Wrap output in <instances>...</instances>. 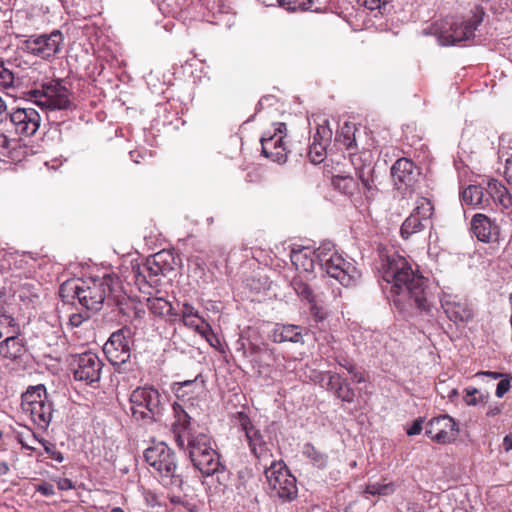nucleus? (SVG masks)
Segmentation results:
<instances>
[{
    "mask_svg": "<svg viewBox=\"0 0 512 512\" xmlns=\"http://www.w3.org/2000/svg\"><path fill=\"white\" fill-rule=\"evenodd\" d=\"M147 307L153 315L164 318L170 323H175L179 320V313L175 311L172 304L163 297L148 298Z\"/></svg>",
    "mask_w": 512,
    "mask_h": 512,
    "instance_id": "nucleus-26",
    "label": "nucleus"
},
{
    "mask_svg": "<svg viewBox=\"0 0 512 512\" xmlns=\"http://www.w3.org/2000/svg\"><path fill=\"white\" fill-rule=\"evenodd\" d=\"M292 286L298 296L306 299L309 303L314 302L315 296L311 287L302 279L295 277L292 281Z\"/></svg>",
    "mask_w": 512,
    "mask_h": 512,
    "instance_id": "nucleus-40",
    "label": "nucleus"
},
{
    "mask_svg": "<svg viewBox=\"0 0 512 512\" xmlns=\"http://www.w3.org/2000/svg\"><path fill=\"white\" fill-rule=\"evenodd\" d=\"M347 372L351 375L353 381L356 383H363L366 381L364 372L358 370L356 365H353L352 369L348 370Z\"/></svg>",
    "mask_w": 512,
    "mask_h": 512,
    "instance_id": "nucleus-57",
    "label": "nucleus"
},
{
    "mask_svg": "<svg viewBox=\"0 0 512 512\" xmlns=\"http://www.w3.org/2000/svg\"><path fill=\"white\" fill-rule=\"evenodd\" d=\"M62 34L56 30L50 34L31 35L20 41V48L34 56L49 58L60 49Z\"/></svg>",
    "mask_w": 512,
    "mask_h": 512,
    "instance_id": "nucleus-12",
    "label": "nucleus"
},
{
    "mask_svg": "<svg viewBox=\"0 0 512 512\" xmlns=\"http://www.w3.org/2000/svg\"><path fill=\"white\" fill-rule=\"evenodd\" d=\"M5 339L0 343V355L4 358L15 360L19 358L25 351L21 340L16 334H5Z\"/></svg>",
    "mask_w": 512,
    "mask_h": 512,
    "instance_id": "nucleus-29",
    "label": "nucleus"
},
{
    "mask_svg": "<svg viewBox=\"0 0 512 512\" xmlns=\"http://www.w3.org/2000/svg\"><path fill=\"white\" fill-rule=\"evenodd\" d=\"M347 372L351 375L353 381L356 383H363L366 381L364 372L358 370L356 365H353L352 369L348 370Z\"/></svg>",
    "mask_w": 512,
    "mask_h": 512,
    "instance_id": "nucleus-58",
    "label": "nucleus"
},
{
    "mask_svg": "<svg viewBox=\"0 0 512 512\" xmlns=\"http://www.w3.org/2000/svg\"><path fill=\"white\" fill-rule=\"evenodd\" d=\"M262 468L272 498L278 499L282 503L296 499L298 495L296 478L282 459H276Z\"/></svg>",
    "mask_w": 512,
    "mask_h": 512,
    "instance_id": "nucleus-6",
    "label": "nucleus"
},
{
    "mask_svg": "<svg viewBox=\"0 0 512 512\" xmlns=\"http://www.w3.org/2000/svg\"><path fill=\"white\" fill-rule=\"evenodd\" d=\"M336 361H337L339 366H341L342 368L346 369L347 371L351 370L353 365H355V363L353 361L349 360L346 357H342V356L337 357Z\"/></svg>",
    "mask_w": 512,
    "mask_h": 512,
    "instance_id": "nucleus-60",
    "label": "nucleus"
},
{
    "mask_svg": "<svg viewBox=\"0 0 512 512\" xmlns=\"http://www.w3.org/2000/svg\"><path fill=\"white\" fill-rule=\"evenodd\" d=\"M391 175L398 189H407L416 183L419 171L412 160L400 158L393 164Z\"/></svg>",
    "mask_w": 512,
    "mask_h": 512,
    "instance_id": "nucleus-18",
    "label": "nucleus"
},
{
    "mask_svg": "<svg viewBox=\"0 0 512 512\" xmlns=\"http://www.w3.org/2000/svg\"><path fill=\"white\" fill-rule=\"evenodd\" d=\"M441 304L447 317L455 323L467 322L472 317V310L467 301L458 295H444Z\"/></svg>",
    "mask_w": 512,
    "mask_h": 512,
    "instance_id": "nucleus-19",
    "label": "nucleus"
},
{
    "mask_svg": "<svg viewBox=\"0 0 512 512\" xmlns=\"http://www.w3.org/2000/svg\"><path fill=\"white\" fill-rule=\"evenodd\" d=\"M286 124L279 122L273 125L272 129L265 131L260 139L262 153L265 157L270 158L277 163H284L288 154L291 152L287 148Z\"/></svg>",
    "mask_w": 512,
    "mask_h": 512,
    "instance_id": "nucleus-10",
    "label": "nucleus"
},
{
    "mask_svg": "<svg viewBox=\"0 0 512 512\" xmlns=\"http://www.w3.org/2000/svg\"><path fill=\"white\" fill-rule=\"evenodd\" d=\"M14 432L16 434L17 440L24 448L33 449L32 443L35 435L30 429L24 428V431L15 430Z\"/></svg>",
    "mask_w": 512,
    "mask_h": 512,
    "instance_id": "nucleus-45",
    "label": "nucleus"
},
{
    "mask_svg": "<svg viewBox=\"0 0 512 512\" xmlns=\"http://www.w3.org/2000/svg\"><path fill=\"white\" fill-rule=\"evenodd\" d=\"M7 119H8L7 106L4 102V100L0 97V124L7 121Z\"/></svg>",
    "mask_w": 512,
    "mask_h": 512,
    "instance_id": "nucleus-64",
    "label": "nucleus"
},
{
    "mask_svg": "<svg viewBox=\"0 0 512 512\" xmlns=\"http://www.w3.org/2000/svg\"><path fill=\"white\" fill-rule=\"evenodd\" d=\"M279 5L288 11L310 10L316 11L314 0H278Z\"/></svg>",
    "mask_w": 512,
    "mask_h": 512,
    "instance_id": "nucleus-39",
    "label": "nucleus"
},
{
    "mask_svg": "<svg viewBox=\"0 0 512 512\" xmlns=\"http://www.w3.org/2000/svg\"><path fill=\"white\" fill-rule=\"evenodd\" d=\"M383 278L392 284L391 297L397 309L429 310L428 279L414 271L405 258L398 255L388 257Z\"/></svg>",
    "mask_w": 512,
    "mask_h": 512,
    "instance_id": "nucleus-1",
    "label": "nucleus"
},
{
    "mask_svg": "<svg viewBox=\"0 0 512 512\" xmlns=\"http://www.w3.org/2000/svg\"><path fill=\"white\" fill-rule=\"evenodd\" d=\"M511 379L512 377H509L508 375H506V378L504 379H501L498 384H497V387H496V396L498 398H502L510 389L511 385H510V382H511Z\"/></svg>",
    "mask_w": 512,
    "mask_h": 512,
    "instance_id": "nucleus-51",
    "label": "nucleus"
},
{
    "mask_svg": "<svg viewBox=\"0 0 512 512\" xmlns=\"http://www.w3.org/2000/svg\"><path fill=\"white\" fill-rule=\"evenodd\" d=\"M356 128L354 125L345 123L336 134V141L345 146L347 150L356 147Z\"/></svg>",
    "mask_w": 512,
    "mask_h": 512,
    "instance_id": "nucleus-37",
    "label": "nucleus"
},
{
    "mask_svg": "<svg viewBox=\"0 0 512 512\" xmlns=\"http://www.w3.org/2000/svg\"><path fill=\"white\" fill-rule=\"evenodd\" d=\"M331 183L335 189L350 197L357 192L363 193V188L360 189L359 184L350 175H334Z\"/></svg>",
    "mask_w": 512,
    "mask_h": 512,
    "instance_id": "nucleus-30",
    "label": "nucleus"
},
{
    "mask_svg": "<svg viewBox=\"0 0 512 512\" xmlns=\"http://www.w3.org/2000/svg\"><path fill=\"white\" fill-rule=\"evenodd\" d=\"M479 394L478 389L476 388H467L466 389V395L464 396V400L468 405H476L480 402L484 401V397L482 395H479L477 397L476 395Z\"/></svg>",
    "mask_w": 512,
    "mask_h": 512,
    "instance_id": "nucleus-50",
    "label": "nucleus"
},
{
    "mask_svg": "<svg viewBox=\"0 0 512 512\" xmlns=\"http://www.w3.org/2000/svg\"><path fill=\"white\" fill-rule=\"evenodd\" d=\"M133 272L135 274V280L137 283H151L152 281L149 279L147 271L143 270V265H137L133 267Z\"/></svg>",
    "mask_w": 512,
    "mask_h": 512,
    "instance_id": "nucleus-52",
    "label": "nucleus"
},
{
    "mask_svg": "<svg viewBox=\"0 0 512 512\" xmlns=\"http://www.w3.org/2000/svg\"><path fill=\"white\" fill-rule=\"evenodd\" d=\"M191 461L203 475L207 476L213 475L224 469V466L220 462V456L215 449L207 451L205 454L200 457L193 458Z\"/></svg>",
    "mask_w": 512,
    "mask_h": 512,
    "instance_id": "nucleus-25",
    "label": "nucleus"
},
{
    "mask_svg": "<svg viewBox=\"0 0 512 512\" xmlns=\"http://www.w3.org/2000/svg\"><path fill=\"white\" fill-rule=\"evenodd\" d=\"M388 0H358V3L369 10L379 9L383 4H386Z\"/></svg>",
    "mask_w": 512,
    "mask_h": 512,
    "instance_id": "nucleus-53",
    "label": "nucleus"
},
{
    "mask_svg": "<svg viewBox=\"0 0 512 512\" xmlns=\"http://www.w3.org/2000/svg\"><path fill=\"white\" fill-rule=\"evenodd\" d=\"M74 306L69 310V311H66V313H69V324L72 326V327H78L80 326L85 320L89 319V310H86V308H84L81 312L79 313H74L72 312Z\"/></svg>",
    "mask_w": 512,
    "mask_h": 512,
    "instance_id": "nucleus-46",
    "label": "nucleus"
},
{
    "mask_svg": "<svg viewBox=\"0 0 512 512\" xmlns=\"http://www.w3.org/2000/svg\"><path fill=\"white\" fill-rule=\"evenodd\" d=\"M70 271L73 278L66 279V311L75 306V301L86 310H99L108 297L117 298L121 292V281L114 273L104 274L102 277L82 279L83 266L70 263L66 272Z\"/></svg>",
    "mask_w": 512,
    "mask_h": 512,
    "instance_id": "nucleus-2",
    "label": "nucleus"
},
{
    "mask_svg": "<svg viewBox=\"0 0 512 512\" xmlns=\"http://www.w3.org/2000/svg\"><path fill=\"white\" fill-rule=\"evenodd\" d=\"M483 15V9L477 7L473 16L468 20L461 22L438 20L425 28L423 33L435 36L441 46L454 45L458 42L469 40L474 36L478 25L483 20Z\"/></svg>",
    "mask_w": 512,
    "mask_h": 512,
    "instance_id": "nucleus-3",
    "label": "nucleus"
},
{
    "mask_svg": "<svg viewBox=\"0 0 512 512\" xmlns=\"http://www.w3.org/2000/svg\"><path fill=\"white\" fill-rule=\"evenodd\" d=\"M238 425L245 433V437L252 455L260 466H267L276 460L272 452L274 443L270 438L266 439L264 434L251 421L245 412H237L235 415Z\"/></svg>",
    "mask_w": 512,
    "mask_h": 512,
    "instance_id": "nucleus-8",
    "label": "nucleus"
},
{
    "mask_svg": "<svg viewBox=\"0 0 512 512\" xmlns=\"http://www.w3.org/2000/svg\"><path fill=\"white\" fill-rule=\"evenodd\" d=\"M487 192L502 209L508 210L512 208V196L508 189L499 181L495 179L488 181Z\"/></svg>",
    "mask_w": 512,
    "mask_h": 512,
    "instance_id": "nucleus-28",
    "label": "nucleus"
},
{
    "mask_svg": "<svg viewBox=\"0 0 512 512\" xmlns=\"http://www.w3.org/2000/svg\"><path fill=\"white\" fill-rule=\"evenodd\" d=\"M132 417L137 421L152 423L162 414V395L153 386H140L135 388L129 397Z\"/></svg>",
    "mask_w": 512,
    "mask_h": 512,
    "instance_id": "nucleus-7",
    "label": "nucleus"
},
{
    "mask_svg": "<svg viewBox=\"0 0 512 512\" xmlns=\"http://www.w3.org/2000/svg\"><path fill=\"white\" fill-rule=\"evenodd\" d=\"M198 313V311L195 309V307L189 303H184L181 309V312L179 313V320H183L186 318H191L194 314Z\"/></svg>",
    "mask_w": 512,
    "mask_h": 512,
    "instance_id": "nucleus-54",
    "label": "nucleus"
},
{
    "mask_svg": "<svg viewBox=\"0 0 512 512\" xmlns=\"http://www.w3.org/2000/svg\"><path fill=\"white\" fill-rule=\"evenodd\" d=\"M144 457L164 486L182 488L183 475L178 467L176 454L170 447L165 443H158L146 449Z\"/></svg>",
    "mask_w": 512,
    "mask_h": 512,
    "instance_id": "nucleus-4",
    "label": "nucleus"
},
{
    "mask_svg": "<svg viewBox=\"0 0 512 512\" xmlns=\"http://www.w3.org/2000/svg\"><path fill=\"white\" fill-rule=\"evenodd\" d=\"M422 431V421L416 420L413 425L408 429L407 434L408 435H417L420 434Z\"/></svg>",
    "mask_w": 512,
    "mask_h": 512,
    "instance_id": "nucleus-63",
    "label": "nucleus"
},
{
    "mask_svg": "<svg viewBox=\"0 0 512 512\" xmlns=\"http://www.w3.org/2000/svg\"><path fill=\"white\" fill-rule=\"evenodd\" d=\"M46 389L44 385L39 384L31 386L21 396V407L26 406L28 403L33 405L34 403H40L47 401Z\"/></svg>",
    "mask_w": 512,
    "mask_h": 512,
    "instance_id": "nucleus-35",
    "label": "nucleus"
},
{
    "mask_svg": "<svg viewBox=\"0 0 512 512\" xmlns=\"http://www.w3.org/2000/svg\"><path fill=\"white\" fill-rule=\"evenodd\" d=\"M66 363L76 381L91 385L100 380L103 363L96 353L70 354Z\"/></svg>",
    "mask_w": 512,
    "mask_h": 512,
    "instance_id": "nucleus-9",
    "label": "nucleus"
},
{
    "mask_svg": "<svg viewBox=\"0 0 512 512\" xmlns=\"http://www.w3.org/2000/svg\"><path fill=\"white\" fill-rule=\"evenodd\" d=\"M36 102L42 108L51 111L64 108V87L61 80H54L42 86L41 91L36 92Z\"/></svg>",
    "mask_w": 512,
    "mask_h": 512,
    "instance_id": "nucleus-17",
    "label": "nucleus"
},
{
    "mask_svg": "<svg viewBox=\"0 0 512 512\" xmlns=\"http://www.w3.org/2000/svg\"><path fill=\"white\" fill-rule=\"evenodd\" d=\"M325 375L328 377V382L326 386L327 390H333L335 392L344 381L341 375L338 373L327 371L325 372Z\"/></svg>",
    "mask_w": 512,
    "mask_h": 512,
    "instance_id": "nucleus-49",
    "label": "nucleus"
},
{
    "mask_svg": "<svg viewBox=\"0 0 512 512\" xmlns=\"http://www.w3.org/2000/svg\"><path fill=\"white\" fill-rule=\"evenodd\" d=\"M434 214V206L432 202L425 197H418L415 201L414 208L410 216L419 218L422 221L432 224V216Z\"/></svg>",
    "mask_w": 512,
    "mask_h": 512,
    "instance_id": "nucleus-32",
    "label": "nucleus"
},
{
    "mask_svg": "<svg viewBox=\"0 0 512 512\" xmlns=\"http://www.w3.org/2000/svg\"><path fill=\"white\" fill-rule=\"evenodd\" d=\"M428 227H432V224L409 215L401 225L400 234L403 239H409L414 234L420 233Z\"/></svg>",
    "mask_w": 512,
    "mask_h": 512,
    "instance_id": "nucleus-31",
    "label": "nucleus"
},
{
    "mask_svg": "<svg viewBox=\"0 0 512 512\" xmlns=\"http://www.w3.org/2000/svg\"><path fill=\"white\" fill-rule=\"evenodd\" d=\"M21 408L23 413L29 416L33 423L41 429H46L52 421L54 410L49 400L34 403L33 405L28 403Z\"/></svg>",
    "mask_w": 512,
    "mask_h": 512,
    "instance_id": "nucleus-22",
    "label": "nucleus"
},
{
    "mask_svg": "<svg viewBox=\"0 0 512 512\" xmlns=\"http://www.w3.org/2000/svg\"><path fill=\"white\" fill-rule=\"evenodd\" d=\"M425 433L432 441L448 444L456 439L458 428L452 417L440 415L428 421Z\"/></svg>",
    "mask_w": 512,
    "mask_h": 512,
    "instance_id": "nucleus-15",
    "label": "nucleus"
},
{
    "mask_svg": "<svg viewBox=\"0 0 512 512\" xmlns=\"http://www.w3.org/2000/svg\"><path fill=\"white\" fill-rule=\"evenodd\" d=\"M462 200L467 205L479 206L484 203V189L480 185H469L461 193Z\"/></svg>",
    "mask_w": 512,
    "mask_h": 512,
    "instance_id": "nucleus-36",
    "label": "nucleus"
},
{
    "mask_svg": "<svg viewBox=\"0 0 512 512\" xmlns=\"http://www.w3.org/2000/svg\"><path fill=\"white\" fill-rule=\"evenodd\" d=\"M40 120V115L35 109L17 108L10 113L9 119L5 121V126L11 125L16 134L29 137L39 129Z\"/></svg>",
    "mask_w": 512,
    "mask_h": 512,
    "instance_id": "nucleus-16",
    "label": "nucleus"
},
{
    "mask_svg": "<svg viewBox=\"0 0 512 512\" xmlns=\"http://www.w3.org/2000/svg\"><path fill=\"white\" fill-rule=\"evenodd\" d=\"M13 73L0 62V87L8 88L13 85Z\"/></svg>",
    "mask_w": 512,
    "mask_h": 512,
    "instance_id": "nucleus-48",
    "label": "nucleus"
},
{
    "mask_svg": "<svg viewBox=\"0 0 512 512\" xmlns=\"http://www.w3.org/2000/svg\"><path fill=\"white\" fill-rule=\"evenodd\" d=\"M395 490L392 482L386 484L369 483L366 486L365 492L371 495H389Z\"/></svg>",
    "mask_w": 512,
    "mask_h": 512,
    "instance_id": "nucleus-42",
    "label": "nucleus"
},
{
    "mask_svg": "<svg viewBox=\"0 0 512 512\" xmlns=\"http://www.w3.org/2000/svg\"><path fill=\"white\" fill-rule=\"evenodd\" d=\"M332 130L327 123L318 125L316 133L313 136V142L324 143L329 145L332 138Z\"/></svg>",
    "mask_w": 512,
    "mask_h": 512,
    "instance_id": "nucleus-44",
    "label": "nucleus"
},
{
    "mask_svg": "<svg viewBox=\"0 0 512 512\" xmlns=\"http://www.w3.org/2000/svg\"><path fill=\"white\" fill-rule=\"evenodd\" d=\"M45 166L48 170L56 172L62 166V161L60 159H52L51 161L45 162Z\"/></svg>",
    "mask_w": 512,
    "mask_h": 512,
    "instance_id": "nucleus-61",
    "label": "nucleus"
},
{
    "mask_svg": "<svg viewBox=\"0 0 512 512\" xmlns=\"http://www.w3.org/2000/svg\"><path fill=\"white\" fill-rule=\"evenodd\" d=\"M290 260L297 270L312 272L317 262L316 250H311L307 247L292 249Z\"/></svg>",
    "mask_w": 512,
    "mask_h": 512,
    "instance_id": "nucleus-27",
    "label": "nucleus"
},
{
    "mask_svg": "<svg viewBox=\"0 0 512 512\" xmlns=\"http://www.w3.org/2000/svg\"><path fill=\"white\" fill-rule=\"evenodd\" d=\"M372 158V153L369 150H363L360 153H350L351 163L355 168L366 198L373 197L377 192Z\"/></svg>",
    "mask_w": 512,
    "mask_h": 512,
    "instance_id": "nucleus-14",
    "label": "nucleus"
},
{
    "mask_svg": "<svg viewBox=\"0 0 512 512\" xmlns=\"http://www.w3.org/2000/svg\"><path fill=\"white\" fill-rule=\"evenodd\" d=\"M182 449L188 451L189 457L192 460L214 448L212 447L209 435L202 432H189L187 438H185V447Z\"/></svg>",
    "mask_w": 512,
    "mask_h": 512,
    "instance_id": "nucleus-23",
    "label": "nucleus"
},
{
    "mask_svg": "<svg viewBox=\"0 0 512 512\" xmlns=\"http://www.w3.org/2000/svg\"><path fill=\"white\" fill-rule=\"evenodd\" d=\"M0 325L6 326L7 331L5 333L0 331V338H2L5 334H17V325L15 319L8 314L0 315Z\"/></svg>",
    "mask_w": 512,
    "mask_h": 512,
    "instance_id": "nucleus-47",
    "label": "nucleus"
},
{
    "mask_svg": "<svg viewBox=\"0 0 512 512\" xmlns=\"http://www.w3.org/2000/svg\"><path fill=\"white\" fill-rule=\"evenodd\" d=\"M303 454L318 469H324L328 465L329 457L326 453L317 449L313 444L306 443L303 447Z\"/></svg>",
    "mask_w": 512,
    "mask_h": 512,
    "instance_id": "nucleus-33",
    "label": "nucleus"
},
{
    "mask_svg": "<svg viewBox=\"0 0 512 512\" xmlns=\"http://www.w3.org/2000/svg\"><path fill=\"white\" fill-rule=\"evenodd\" d=\"M172 407L175 417V421L172 424L175 442L179 448H184L185 438H187L189 432H192L190 429L192 418L186 410L187 407L185 405L174 402Z\"/></svg>",
    "mask_w": 512,
    "mask_h": 512,
    "instance_id": "nucleus-20",
    "label": "nucleus"
},
{
    "mask_svg": "<svg viewBox=\"0 0 512 512\" xmlns=\"http://www.w3.org/2000/svg\"><path fill=\"white\" fill-rule=\"evenodd\" d=\"M69 413L72 415V417L77 416V420L84 419L85 415H87V406H81V405H72L69 408Z\"/></svg>",
    "mask_w": 512,
    "mask_h": 512,
    "instance_id": "nucleus-55",
    "label": "nucleus"
},
{
    "mask_svg": "<svg viewBox=\"0 0 512 512\" xmlns=\"http://www.w3.org/2000/svg\"><path fill=\"white\" fill-rule=\"evenodd\" d=\"M171 391L177 401L187 409H195L205 393V380L201 374L194 379L177 381L171 384Z\"/></svg>",
    "mask_w": 512,
    "mask_h": 512,
    "instance_id": "nucleus-13",
    "label": "nucleus"
},
{
    "mask_svg": "<svg viewBox=\"0 0 512 512\" xmlns=\"http://www.w3.org/2000/svg\"><path fill=\"white\" fill-rule=\"evenodd\" d=\"M327 146L324 143L312 142L308 150V157L312 163L319 164L324 160Z\"/></svg>",
    "mask_w": 512,
    "mask_h": 512,
    "instance_id": "nucleus-41",
    "label": "nucleus"
},
{
    "mask_svg": "<svg viewBox=\"0 0 512 512\" xmlns=\"http://www.w3.org/2000/svg\"><path fill=\"white\" fill-rule=\"evenodd\" d=\"M471 229L479 241L495 242L499 236L498 226L484 214H475L471 220Z\"/></svg>",
    "mask_w": 512,
    "mask_h": 512,
    "instance_id": "nucleus-21",
    "label": "nucleus"
},
{
    "mask_svg": "<svg viewBox=\"0 0 512 512\" xmlns=\"http://www.w3.org/2000/svg\"><path fill=\"white\" fill-rule=\"evenodd\" d=\"M311 304V307H310V313L311 315L317 320V321H321L325 318V313L323 312L322 308H320L319 306H317V304L315 303V301L313 303H310Z\"/></svg>",
    "mask_w": 512,
    "mask_h": 512,
    "instance_id": "nucleus-59",
    "label": "nucleus"
},
{
    "mask_svg": "<svg viewBox=\"0 0 512 512\" xmlns=\"http://www.w3.org/2000/svg\"><path fill=\"white\" fill-rule=\"evenodd\" d=\"M505 176H506L508 183L512 187V156L506 160Z\"/></svg>",
    "mask_w": 512,
    "mask_h": 512,
    "instance_id": "nucleus-62",
    "label": "nucleus"
},
{
    "mask_svg": "<svg viewBox=\"0 0 512 512\" xmlns=\"http://www.w3.org/2000/svg\"><path fill=\"white\" fill-rule=\"evenodd\" d=\"M347 372L351 375L353 381L356 383H363L366 381L364 372L358 370L356 365H353L352 369L348 370Z\"/></svg>",
    "mask_w": 512,
    "mask_h": 512,
    "instance_id": "nucleus-56",
    "label": "nucleus"
},
{
    "mask_svg": "<svg viewBox=\"0 0 512 512\" xmlns=\"http://www.w3.org/2000/svg\"><path fill=\"white\" fill-rule=\"evenodd\" d=\"M183 324L191 329H194L198 334L209 339V335L212 334V328L208 322H206L199 313L194 314L191 318L182 320Z\"/></svg>",
    "mask_w": 512,
    "mask_h": 512,
    "instance_id": "nucleus-34",
    "label": "nucleus"
},
{
    "mask_svg": "<svg viewBox=\"0 0 512 512\" xmlns=\"http://www.w3.org/2000/svg\"><path fill=\"white\" fill-rule=\"evenodd\" d=\"M132 332L122 327L113 332L103 346V352L113 366L126 364L131 357Z\"/></svg>",
    "mask_w": 512,
    "mask_h": 512,
    "instance_id": "nucleus-11",
    "label": "nucleus"
},
{
    "mask_svg": "<svg viewBox=\"0 0 512 512\" xmlns=\"http://www.w3.org/2000/svg\"><path fill=\"white\" fill-rule=\"evenodd\" d=\"M168 255V253L161 251L154 255L153 261L147 260L146 263L143 265V270L147 271L149 279L153 281V278L163 274V269L160 266L161 261H165V256Z\"/></svg>",
    "mask_w": 512,
    "mask_h": 512,
    "instance_id": "nucleus-38",
    "label": "nucleus"
},
{
    "mask_svg": "<svg viewBox=\"0 0 512 512\" xmlns=\"http://www.w3.org/2000/svg\"><path fill=\"white\" fill-rule=\"evenodd\" d=\"M271 340L275 343H303L302 327L293 324H276L271 332Z\"/></svg>",
    "mask_w": 512,
    "mask_h": 512,
    "instance_id": "nucleus-24",
    "label": "nucleus"
},
{
    "mask_svg": "<svg viewBox=\"0 0 512 512\" xmlns=\"http://www.w3.org/2000/svg\"><path fill=\"white\" fill-rule=\"evenodd\" d=\"M316 260L323 271L343 286H351L360 278L355 265L348 262L331 242L322 243L316 249Z\"/></svg>",
    "mask_w": 512,
    "mask_h": 512,
    "instance_id": "nucleus-5",
    "label": "nucleus"
},
{
    "mask_svg": "<svg viewBox=\"0 0 512 512\" xmlns=\"http://www.w3.org/2000/svg\"><path fill=\"white\" fill-rule=\"evenodd\" d=\"M334 393L337 398L348 403H352L355 398V392L346 380L342 382Z\"/></svg>",
    "mask_w": 512,
    "mask_h": 512,
    "instance_id": "nucleus-43",
    "label": "nucleus"
}]
</instances>
